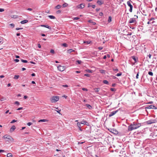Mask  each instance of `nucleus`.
I'll list each match as a JSON object with an SVG mask.
<instances>
[{
  "label": "nucleus",
  "mask_w": 157,
  "mask_h": 157,
  "mask_svg": "<svg viewBox=\"0 0 157 157\" xmlns=\"http://www.w3.org/2000/svg\"><path fill=\"white\" fill-rule=\"evenodd\" d=\"M141 126L140 123H137L135 122H133L128 127V131H132L133 130L137 129Z\"/></svg>",
  "instance_id": "f257e3e1"
},
{
  "label": "nucleus",
  "mask_w": 157,
  "mask_h": 157,
  "mask_svg": "<svg viewBox=\"0 0 157 157\" xmlns=\"http://www.w3.org/2000/svg\"><path fill=\"white\" fill-rule=\"evenodd\" d=\"M59 99V97L58 96H53L50 98L51 101L53 102H56Z\"/></svg>",
  "instance_id": "f03ea898"
},
{
  "label": "nucleus",
  "mask_w": 157,
  "mask_h": 157,
  "mask_svg": "<svg viewBox=\"0 0 157 157\" xmlns=\"http://www.w3.org/2000/svg\"><path fill=\"white\" fill-rule=\"evenodd\" d=\"M3 137L4 139H6V141L9 142L10 141H11L12 140H13V138L9 135H5L3 136Z\"/></svg>",
  "instance_id": "7ed1b4c3"
},
{
  "label": "nucleus",
  "mask_w": 157,
  "mask_h": 157,
  "mask_svg": "<svg viewBox=\"0 0 157 157\" xmlns=\"http://www.w3.org/2000/svg\"><path fill=\"white\" fill-rule=\"evenodd\" d=\"M145 109H146V111H147V109H157V108L155 105H148L147 106L145 107Z\"/></svg>",
  "instance_id": "20e7f679"
},
{
  "label": "nucleus",
  "mask_w": 157,
  "mask_h": 157,
  "mask_svg": "<svg viewBox=\"0 0 157 157\" xmlns=\"http://www.w3.org/2000/svg\"><path fill=\"white\" fill-rule=\"evenodd\" d=\"M119 110H117L116 111H113L112 112H111L109 115V117H111L113 115H114L116 113H117L118 111Z\"/></svg>",
  "instance_id": "39448f33"
},
{
  "label": "nucleus",
  "mask_w": 157,
  "mask_h": 157,
  "mask_svg": "<svg viewBox=\"0 0 157 157\" xmlns=\"http://www.w3.org/2000/svg\"><path fill=\"white\" fill-rule=\"evenodd\" d=\"M58 69L60 71H63L64 70V67L61 65L59 66L58 67Z\"/></svg>",
  "instance_id": "423d86ee"
},
{
  "label": "nucleus",
  "mask_w": 157,
  "mask_h": 157,
  "mask_svg": "<svg viewBox=\"0 0 157 157\" xmlns=\"http://www.w3.org/2000/svg\"><path fill=\"white\" fill-rule=\"evenodd\" d=\"M155 120H150L146 121V123L147 124H151L155 123Z\"/></svg>",
  "instance_id": "0eeeda50"
},
{
  "label": "nucleus",
  "mask_w": 157,
  "mask_h": 157,
  "mask_svg": "<svg viewBox=\"0 0 157 157\" xmlns=\"http://www.w3.org/2000/svg\"><path fill=\"white\" fill-rule=\"evenodd\" d=\"M136 22V18H131L129 21L130 23H135Z\"/></svg>",
  "instance_id": "6e6552de"
},
{
  "label": "nucleus",
  "mask_w": 157,
  "mask_h": 157,
  "mask_svg": "<svg viewBox=\"0 0 157 157\" xmlns=\"http://www.w3.org/2000/svg\"><path fill=\"white\" fill-rule=\"evenodd\" d=\"M131 58L134 60V63L137 62L138 61V58L137 57L135 56H131Z\"/></svg>",
  "instance_id": "1a4fd4ad"
},
{
  "label": "nucleus",
  "mask_w": 157,
  "mask_h": 157,
  "mask_svg": "<svg viewBox=\"0 0 157 157\" xmlns=\"http://www.w3.org/2000/svg\"><path fill=\"white\" fill-rule=\"evenodd\" d=\"M85 7V5L84 4H81L78 5L77 6V7L78 9H82Z\"/></svg>",
  "instance_id": "9d476101"
},
{
  "label": "nucleus",
  "mask_w": 157,
  "mask_h": 157,
  "mask_svg": "<svg viewBox=\"0 0 157 157\" xmlns=\"http://www.w3.org/2000/svg\"><path fill=\"white\" fill-rule=\"evenodd\" d=\"M80 123L81 124H85L86 125H88L89 123L87 122L86 121H82L80 122Z\"/></svg>",
  "instance_id": "9b49d317"
},
{
  "label": "nucleus",
  "mask_w": 157,
  "mask_h": 157,
  "mask_svg": "<svg viewBox=\"0 0 157 157\" xmlns=\"http://www.w3.org/2000/svg\"><path fill=\"white\" fill-rule=\"evenodd\" d=\"M77 125L79 130L81 131H82V129L81 128V124L80 123V122H78L77 124Z\"/></svg>",
  "instance_id": "f8f14e48"
},
{
  "label": "nucleus",
  "mask_w": 157,
  "mask_h": 157,
  "mask_svg": "<svg viewBox=\"0 0 157 157\" xmlns=\"http://www.w3.org/2000/svg\"><path fill=\"white\" fill-rule=\"evenodd\" d=\"M41 27H44L48 29H51V28L47 25H41Z\"/></svg>",
  "instance_id": "ddd939ff"
},
{
  "label": "nucleus",
  "mask_w": 157,
  "mask_h": 157,
  "mask_svg": "<svg viewBox=\"0 0 157 157\" xmlns=\"http://www.w3.org/2000/svg\"><path fill=\"white\" fill-rule=\"evenodd\" d=\"M131 2L132 3V2L131 1H128L127 2V4L128 5V6L130 7H133L131 5Z\"/></svg>",
  "instance_id": "4468645a"
},
{
  "label": "nucleus",
  "mask_w": 157,
  "mask_h": 157,
  "mask_svg": "<svg viewBox=\"0 0 157 157\" xmlns=\"http://www.w3.org/2000/svg\"><path fill=\"white\" fill-rule=\"evenodd\" d=\"M16 128V127L14 125H13L12 126L10 129V131L11 132H13Z\"/></svg>",
  "instance_id": "2eb2a0df"
},
{
  "label": "nucleus",
  "mask_w": 157,
  "mask_h": 157,
  "mask_svg": "<svg viewBox=\"0 0 157 157\" xmlns=\"http://www.w3.org/2000/svg\"><path fill=\"white\" fill-rule=\"evenodd\" d=\"M85 106L90 109H91L92 108V106L89 104H86Z\"/></svg>",
  "instance_id": "dca6fc26"
},
{
  "label": "nucleus",
  "mask_w": 157,
  "mask_h": 157,
  "mask_svg": "<svg viewBox=\"0 0 157 157\" xmlns=\"http://www.w3.org/2000/svg\"><path fill=\"white\" fill-rule=\"evenodd\" d=\"M88 22L89 23H90L92 24L93 25H96V23L95 22L93 21L92 20H89L88 21Z\"/></svg>",
  "instance_id": "f3484780"
},
{
  "label": "nucleus",
  "mask_w": 157,
  "mask_h": 157,
  "mask_svg": "<svg viewBox=\"0 0 157 157\" xmlns=\"http://www.w3.org/2000/svg\"><path fill=\"white\" fill-rule=\"evenodd\" d=\"M75 51L72 49H69L67 51V52L69 53H71V52H74Z\"/></svg>",
  "instance_id": "a211bd4d"
},
{
  "label": "nucleus",
  "mask_w": 157,
  "mask_h": 157,
  "mask_svg": "<svg viewBox=\"0 0 157 157\" xmlns=\"http://www.w3.org/2000/svg\"><path fill=\"white\" fill-rule=\"evenodd\" d=\"M28 22V20H24L21 21V24H24Z\"/></svg>",
  "instance_id": "6ab92c4d"
},
{
  "label": "nucleus",
  "mask_w": 157,
  "mask_h": 157,
  "mask_svg": "<svg viewBox=\"0 0 157 157\" xmlns=\"http://www.w3.org/2000/svg\"><path fill=\"white\" fill-rule=\"evenodd\" d=\"M47 121V120H46V119H41V120H40L39 121H38V122H46V121Z\"/></svg>",
  "instance_id": "aec40b11"
},
{
  "label": "nucleus",
  "mask_w": 157,
  "mask_h": 157,
  "mask_svg": "<svg viewBox=\"0 0 157 157\" xmlns=\"http://www.w3.org/2000/svg\"><path fill=\"white\" fill-rule=\"evenodd\" d=\"M61 7V6L60 5H57V6H56L55 7V8L56 9H59Z\"/></svg>",
  "instance_id": "412c9836"
},
{
  "label": "nucleus",
  "mask_w": 157,
  "mask_h": 157,
  "mask_svg": "<svg viewBox=\"0 0 157 157\" xmlns=\"http://www.w3.org/2000/svg\"><path fill=\"white\" fill-rule=\"evenodd\" d=\"M97 3L99 5H101L103 4V3L101 1L99 0H98L97 1Z\"/></svg>",
  "instance_id": "4be33fe9"
},
{
  "label": "nucleus",
  "mask_w": 157,
  "mask_h": 157,
  "mask_svg": "<svg viewBox=\"0 0 157 157\" xmlns=\"http://www.w3.org/2000/svg\"><path fill=\"white\" fill-rule=\"evenodd\" d=\"M48 16L51 19H55L56 18L53 15H49Z\"/></svg>",
  "instance_id": "5701e85b"
},
{
  "label": "nucleus",
  "mask_w": 157,
  "mask_h": 157,
  "mask_svg": "<svg viewBox=\"0 0 157 157\" xmlns=\"http://www.w3.org/2000/svg\"><path fill=\"white\" fill-rule=\"evenodd\" d=\"M103 82L104 83L106 84H109V82L106 80H104L103 81Z\"/></svg>",
  "instance_id": "b1692460"
},
{
  "label": "nucleus",
  "mask_w": 157,
  "mask_h": 157,
  "mask_svg": "<svg viewBox=\"0 0 157 157\" xmlns=\"http://www.w3.org/2000/svg\"><path fill=\"white\" fill-rule=\"evenodd\" d=\"M12 154L11 153H8L7 155V157H12Z\"/></svg>",
  "instance_id": "393cba45"
},
{
  "label": "nucleus",
  "mask_w": 157,
  "mask_h": 157,
  "mask_svg": "<svg viewBox=\"0 0 157 157\" xmlns=\"http://www.w3.org/2000/svg\"><path fill=\"white\" fill-rule=\"evenodd\" d=\"M100 72L101 74H105V71L103 70H100Z\"/></svg>",
  "instance_id": "a878e982"
},
{
  "label": "nucleus",
  "mask_w": 157,
  "mask_h": 157,
  "mask_svg": "<svg viewBox=\"0 0 157 157\" xmlns=\"http://www.w3.org/2000/svg\"><path fill=\"white\" fill-rule=\"evenodd\" d=\"M99 88H95L94 89V90L95 92L97 93L99 91Z\"/></svg>",
  "instance_id": "bb28decb"
},
{
  "label": "nucleus",
  "mask_w": 157,
  "mask_h": 157,
  "mask_svg": "<svg viewBox=\"0 0 157 157\" xmlns=\"http://www.w3.org/2000/svg\"><path fill=\"white\" fill-rule=\"evenodd\" d=\"M21 59V62L23 63H28V61L27 60H23L22 59Z\"/></svg>",
  "instance_id": "cd10ccee"
},
{
  "label": "nucleus",
  "mask_w": 157,
  "mask_h": 157,
  "mask_svg": "<svg viewBox=\"0 0 157 157\" xmlns=\"http://www.w3.org/2000/svg\"><path fill=\"white\" fill-rule=\"evenodd\" d=\"M112 21V18L110 16L109 17L108 21L109 22H110Z\"/></svg>",
  "instance_id": "c85d7f7f"
},
{
  "label": "nucleus",
  "mask_w": 157,
  "mask_h": 157,
  "mask_svg": "<svg viewBox=\"0 0 157 157\" xmlns=\"http://www.w3.org/2000/svg\"><path fill=\"white\" fill-rule=\"evenodd\" d=\"M68 6V4L66 3H64L63 5V7H65Z\"/></svg>",
  "instance_id": "c756f323"
},
{
  "label": "nucleus",
  "mask_w": 157,
  "mask_h": 157,
  "mask_svg": "<svg viewBox=\"0 0 157 157\" xmlns=\"http://www.w3.org/2000/svg\"><path fill=\"white\" fill-rule=\"evenodd\" d=\"M86 71L88 73H92V71L89 69H87L86 70Z\"/></svg>",
  "instance_id": "7c9ffc66"
},
{
  "label": "nucleus",
  "mask_w": 157,
  "mask_h": 157,
  "mask_svg": "<svg viewBox=\"0 0 157 157\" xmlns=\"http://www.w3.org/2000/svg\"><path fill=\"white\" fill-rule=\"evenodd\" d=\"M19 76L18 75H15L14 77V79H17L19 78Z\"/></svg>",
  "instance_id": "2f4dec72"
},
{
  "label": "nucleus",
  "mask_w": 157,
  "mask_h": 157,
  "mask_svg": "<svg viewBox=\"0 0 157 157\" xmlns=\"http://www.w3.org/2000/svg\"><path fill=\"white\" fill-rule=\"evenodd\" d=\"M61 10H58L56 12V13L57 14H60L61 13Z\"/></svg>",
  "instance_id": "473e14b6"
},
{
  "label": "nucleus",
  "mask_w": 157,
  "mask_h": 157,
  "mask_svg": "<svg viewBox=\"0 0 157 157\" xmlns=\"http://www.w3.org/2000/svg\"><path fill=\"white\" fill-rule=\"evenodd\" d=\"M62 46L64 47H67V45L66 43H63L62 44Z\"/></svg>",
  "instance_id": "72a5a7b5"
},
{
  "label": "nucleus",
  "mask_w": 157,
  "mask_h": 157,
  "mask_svg": "<svg viewBox=\"0 0 157 157\" xmlns=\"http://www.w3.org/2000/svg\"><path fill=\"white\" fill-rule=\"evenodd\" d=\"M148 74L149 75H151V76H153V73L152 72L149 71L148 72Z\"/></svg>",
  "instance_id": "f704fd0d"
},
{
  "label": "nucleus",
  "mask_w": 157,
  "mask_h": 157,
  "mask_svg": "<svg viewBox=\"0 0 157 157\" xmlns=\"http://www.w3.org/2000/svg\"><path fill=\"white\" fill-rule=\"evenodd\" d=\"M122 73L121 72L120 73H117V74L116 75V76H120L121 75Z\"/></svg>",
  "instance_id": "c9c22d12"
},
{
  "label": "nucleus",
  "mask_w": 157,
  "mask_h": 157,
  "mask_svg": "<svg viewBox=\"0 0 157 157\" xmlns=\"http://www.w3.org/2000/svg\"><path fill=\"white\" fill-rule=\"evenodd\" d=\"M76 62L78 63V64H81V63H82V61L79 60H78L76 61Z\"/></svg>",
  "instance_id": "e433bc0d"
},
{
  "label": "nucleus",
  "mask_w": 157,
  "mask_h": 157,
  "mask_svg": "<svg viewBox=\"0 0 157 157\" xmlns=\"http://www.w3.org/2000/svg\"><path fill=\"white\" fill-rule=\"evenodd\" d=\"M80 19V18L79 17H75L73 18L74 20H78Z\"/></svg>",
  "instance_id": "4c0bfd02"
},
{
  "label": "nucleus",
  "mask_w": 157,
  "mask_h": 157,
  "mask_svg": "<svg viewBox=\"0 0 157 157\" xmlns=\"http://www.w3.org/2000/svg\"><path fill=\"white\" fill-rule=\"evenodd\" d=\"M33 123L31 122H28L27 123V125L29 126H30Z\"/></svg>",
  "instance_id": "58836bf2"
},
{
  "label": "nucleus",
  "mask_w": 157,
  "mask_h": 157,
  "mask_svg": "<svg viewBox=\"0 0 157 157\" xmlns=\"http://www.w3.org/2000/svg\"><path fill=\"white\" fill-rule=\"evenodd\" d=\"M84 75V76H86V77H89L90 76V75L88 74H85Z\"/></svg>",
  "instance_id": "ea45409f"
},
{
  "label": "nucleus",
  "mask_w": 157,
  "mask_h": 157,
  "mask_svg": "<svg viewBox=\"0 0 157 157\" xmlns=\"http://www.w3.org/2000/svg\"><path fill=\"white\" fill-rule=\"evenodd\" d=\"M139 72H138L136 74V79L138 78V76H139Z\"/></svg>",
  "instance_id": "a19ab883"
},
{
  "label": "nucleus",
  "mask_w": 157,
  "mask_h": 157,
  "mask_svg": "<svg viewBox=\"0 0 157 157\" xmlns=\"http://www.w3.org/2000/svg\"><path fill=\"white\" fill-rule=\"evenodd\" d=\"M14 104H17L18 105H20V103L18 101H16L15 103H14Z\"/></svg>",
  "instance_id": "79ce46f5"
},
{
  "label": "nucleus",
  "mask_w": 157,
  "mask_h": 157,
  "mask_svg": "<svg viewBox=\"0 0 157 157\" xmlns=\"http://www.w3.org/2000/svg\"><path fill=\"white\" fill-rule=\"evenodd\" d=\"M133 7H130L129 11L130 12H132V10Z\"/></svg>",
  "instance_id": "37998d69"
},
{
  "label": "nucleus",
  "mask_w": 157,
  "mask_h": 157,
  "mask_svg": "<svg viewBox=\"0 0 157 157\" xmlns=\"http://www.w3.org/2000/svg\"><path fill=\"white\" fill-rule=\"evenodd\" d=\"M82 90L83 91H88V90L86 88H82Z\"/></svg>",
  "instance_id": "c03bdc74"
},
{
  "label": "nucleus",
  "mask_w": 157,
  "mask_h": 157,
  "mask_svg": "<svg viewBox=\"0 0 157 157\" xmlns=\"http://www.w3.org/2000/svg\"><path fill=\"white\" fill-rule=\"evenodd\" d=\"M50 52L54 54V52H55L54 50L52 49H51V50H50Z\"/></svg>",
  "instance_id": "a18cd8bd"
},
{
  "label": "nucleus",
  "mask_w": 157,
  "mask_h": 157,
  "mask_svg": "<svg viewBox=\"0 0 157 157\" xmlns=\"http://www.w3.org/2000/svg\"><path fill=\"white\" fill-rule=\"evenodd\" d=\"M17 122V121L16 120H13L10 122V123H13L14 122Z\"/></svg>",
  "instance_id": "49530a36"
},
{
  "label": "nucleus",
  "mask_w": 157,
  "mask_h": 157,
  "mask_svg": "<svg viewBox=\"0 0 157 157\" xmlns=\"http://www.w3.org/2000/svg\"><path fill=\"white\" fill-rule=\"evenodd\" d=\"M110 90L112 91H114L116 90L114 88H111Z\"/></svg>",
  "instance_id": "de8ad7c7"
},
{
  "label": "nucleus",
  "mask_w": 157,
  "mask_h": 157,
  "mask_svg": "<svg viewBox=\"0 0 157 157\" xmlns=\"http://www.w3.org/2000/svg\"><path fill=\"white\" fill-rule=\"evenodd\" d=\"M62 86L63 87H66V88L68 87V85H62Z\"/></svg>",
  "instance_id": "09e8293b"
},
{
  "label": "nucleus",
  "mask_w": 157,
  "mask_h": 157,
  "mask_svg": "<svg viewBox=\"0 0 157 157\" xmlns=\"http://www.w3.org/2000/svg\"><path fill=\"white\" fill-rule=\"evenodd\" d=\"M10 25L12 26L13 28L14 26V25L12 23L10 24Z\"/></svg>",
  "instance_id": "8fccbe9b"
},
{
  "label": "nucleus",
  "mask_w": 157,
  "mask_h": 157,
  "mask_svg": "<svg viewBox=\"0 0 157 157\" xmlns=\"http://www.w3.org/2000/svg\"><path fill=\"white\" fill-rule=\"evenodd\" d=\"M98 48L100 50H101L103 49V47H99Z\"/></svg>",
  "instance_id": "3c124183"
},
{
  "label": "nucleus",
  "mask_w": 157,
  "mask_h": 157,
  "mask_svg": "<svg viewBox=\"0 0 157 157\" xmlns=\"http://www.w3.org/2000/svg\"><path fill=\"white\" fill-rule=\"evenodd\" d=\"M113 71H116V72H117L118 71V69H117V68L113 69Z\"/></svg>",
  "instance_id": "603ef678"
},
{
  "label": "nucleus",
  "mask_w": 157,
  "mask_h": 157,
  "mask_svg": "<svg viewBox=\"0 0 157 157\" xmlns=\"http://www.w3.org/2000/svg\"><path fill=\"white\" fill-rule=\"evenodd\" d=\"M4 9L0 8V12H2L4 11Z\"/></svg>",
  "instance_id": "864d4df0"
},
{
  "label": "nucleus",
  "mask_w": 157,
  "mask_h": 157,
  "mask_svg": "<svg viewBox=\"0 0 157 157\" xmlns=\"http://www.w3.org/2000/svg\"><path fill=\"white\" fill-rule=\"evenodd\" d=\"M23 29V28H17L16 29L17 30H18L19 29Z\"/></svg>",
  "instance_id": "5fc2aeb1"
},
{
  "label": "nucleus",
  "mask_w": 157,
  "mask_h": 157,
  "mask_svg": "<svg viewBox=\"0 0 157 157\" xmlns=\"http://www.w3.org/2000/svg\"><path fill=\"white\" fill-rule=\"evenodd\" d=\"M55 111H56L57 113H58L59 114H61L60 113V111H61V110H55Z\"/></svg>",
  "instance_id": "6e6d98bb"
},
{
  "label": "nucleus",
  "mask_w": 157,
  "mask_h": 157,
  "mask_svg": "<svg viewBox=\"0 0 157 157\" xmlns=\"http://www.w3.org/2000/svg\"><path fill=\"white\" fill-rule=\"evenodd\" d=\"M23 109V107H20V108H18L17 109V110H21V109Z\"/></svg>",
  "instance_id": "4d7b16f0"
},
{
  "label": "nucleus",
  "mask_w": 157,
  "mask_h": 157,
  "mask_svg": "<svg viewBox=\"0 0 157 157\" xmlns=\"http://www.w3.org/2000/svg\"><path fill=\"white\" fill-rule=\"evenodd\" d=\"M99 15L100 16H102L103 15V13L102 12H100Z\"/></svg>",
  "instance_id": "13d9d810"
},
{
  "label": "nucleus",
  "mask_w": 157,
  "mask_h": 157,
  "mask_svg": "<svg viewBox=\"0 0 157 157\" xmlns=\"http://www.w3.org/2000/svg\"><path fill=\"white\" fill-rule=\"evenodd\" d=\"M19 60L18 59H14V61H15L16 62H18L19 61Z\"/></svg>",
  "instance_id": "bf43d9fd"
},
{
  "label": "nucleus",
  "mask_w": 157,
  "mask_h": 157,
  "mask_svg": "<svg viewBox=\"0 0 157 157\" xmlns=\"http://www.w3.org/2000/svg\"><path fill=\"white\" fill-rule=\"evenodd\" d=\"M84 143V142H78V145L79 144H82L83 143Z\"/></svg>",
  "instance_id": "052dcab7"
},
{
  "label": "nucleus",
  "mask_w": 157,
  "mask_h": 157,
  "mask_svg": "<svg viewBox=\"0 0 157 157\" xmlns=\"http://www.w3.org/2000/svg\"><path fill=\"white\" fill-rule=\"evenodd\" d=\"M114 133L115 134H117V133H118V132L117 131L114 130Z\"/></svg>",
  "instance_id": "680f3d73"
},
{
  "label": "nucleus",
  "mask_w": 157,
  "mask_h": 157,
  "mask_svg": "<svg viewBox=\"0 0 157 157\" xmlns=\"http://www.w3.org/2000/svg\"><path fill=\"white\" fill-rule=\"evenodd\" d=\"M27 10H29V11H32V10L33 9L32 8H28L27 9Z\"/></svg>",
  "instance_id": "e2e57ef3"
},
{
  "label": "nucleus",
  "mask_w": 157,
  "mask_h": 157,
  "mask_svg": "<svg viewBox=\"0 0 157 157\" xmlns=\"http://www.w3.org/2000/svg\"><path fill=\"white\" fill-rule=\"evenodd\" d=\"M151 54H149L148 55V57H149V59H151Z\"/></svg>",
  "instance_id": "0e129e2a"
},
{
  "label": "nucleus",
  "mask_w": 157,
  "mask_h": 157,
  "mask_svg": "<svg viewBox=\"0 0 157 157\" xmlns=\"http://www.w3.org/2000/svg\"><path fill=\"white\" fill-rule=\"evenodd\" d=\"M91 6L93 8H94L95 7V5H92Z\"/></svg>",
  "instance_id": "69168bd1"
},
{
  "label": "nucleus",
  "mask_w": 157,
  "mask_h": 157,
  "mask_svg": "<svg viewBox=\"0 0 157 157\" xmlns=\"http://www.w3.org/2000/svg\"><path fill=\"white\" fill-rule=\"evenodd\" d=\"M28 96H26V95H25L24 96V98L25 99H26V98H28Z\"/></svg>",
  "instance_id": "338daca9"
},
{
  "label": "nucleus",
  "mask_w": 157,
  "mask_h": 157,
  "mask_svg": "<svg viewBox=\"0 0 157 157\" xmlns=\"http://www.w3.org/2000/svg\"><path fill=\"white\" fill-rule=\"evenodd\" d=\"M106 58H107V56H106V55H105L104 56V57H103V59H106Z\"/></svg>",
  "instance_id": "774afa93"
}]
</instances>
